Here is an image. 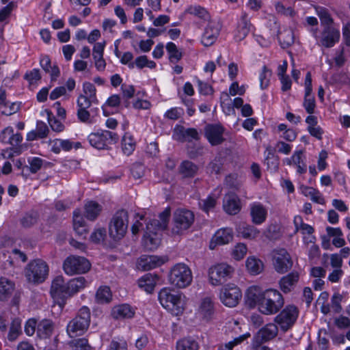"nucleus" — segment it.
<instances>
[{
    "mask_svg": "<svg viewBox=\"0 0 350 350\" xmlns=\"http://www.w3.org/2000/svg\"><path fill=\"white\" fill-rule=\"evenodd\" d=\"M53 331V325L51 321L44 319L37 326V334L39 337L46 338L49 337Z\"/></svg>",
    "mask_w": 350,
    "mask_h": 350,
    "instance_id": "c9c22d12",
    "label": "nucleus"
},
{
    "mask_svg": "<svg viewBox=\"0 0 350 350\" xmlns=\"http://www.w3.org/2000/svg\"><path fill=\"white\" fill-rule=\"evenodd\" d=\"M159 277L152 273H146L138 280V286L148 293H151L154 289Z\"/></svg>",
    "mask_w": 350,
    "mask_h": 350,
    "instance_id": "bb28decb",
    "label": "nucleus"
},
{
    "mask_svg": "<svg viewBox=\"0 0 350 350\" xmlns=\"http://www.w3.org/2000/svg\"><path fill=\"white\" fill-rule=\"evenodd\" d=\"M128 212L125 210L117 211L113 216L109 226L110 237L114 240H120L125 235L129 222Z\"/></svg>",
    "mask_w": 350,
    "mask_h": 350,
    "instance_id": "423d86ee",
    "label": "nucleus"
},
{
    "mask_svg": "<svg viewBox=\"0 0 350 350\" xmlns=\"http://www.w3.org/2000/svg\"><path fill=\"white\" fill-rule=\"evenodd\" d=\"M271 75V71L268 70L266 66H263L262 70L259 76L260 86L262 90L266 89L269 85Z\"/></svg>",
    "mask_w": 350,
    "mask_h": 350,
    "instance_id": "680f3d73",
    "label": "nucleus"
},
{
    "mask_svg": "<svg viewBox=\"0 0 350 350\" xmlns=\"http://www.w3.org/2000/svg\"><path fill=\"white\" fill-rule=\"evenodd\" d=\"M135 148V142L130 133H125L122 139V149L124 154L131 155Z\"/></svg>",
    "mask_w": 350,
    "mask_h": 350,
    "instance_id": "ea45409f",
    "label": "nucleus"
},
{
    "mask_svg": "<svg viewBox=\"0 0 350 350\" xmlns=\"http://www.w3.org/2000/svg\"><path fill=\"white\" fill-rule=\"evenodd\" d=\"M49 271V268L45 261L42 259H36L27 265L25 275L29 282L40 284L45 281Z\"/></svg>",
    "mask_w": 350,
    "mask_h": 350,
    "instance_id": "39448f33",
    "label": "nucleus"
},
{
    "mask_svg": "<svg viewBox=\"0 0 350 350\" xmlns=\"http://www.w3.org/2000/svg\"><path fill=\"white\" fill-rule=\"evenodd\" d=\"M223 207L229 215H236L241 210L240 200L238 196L233 193H229L224 197Z\"/></svg>",
    "mask_w": 350,
    "mask_h": 350,
    "instance_id": "5701e85b",
    "label": "nucleus"
},
{
    "mask_svg": "<svg viewBox=\"0 0 350 350\" xmlns=\"http://www.w3.org/2000/svg\"><path fill=\"white\" fill-rule=\"evenodd\" d=\"M194 221L193 212L186 209H178L174 213V226L172 232L181 234L190 228Z\"/></svg>",
    "mask_w": 350,
    "mask_h": 350,
    "instance_id": "9b49d317",
    "label": "nucleus"
},
{
    "mask_svg": "<svg viewBox=\"0 0 350 350\" xmlns=\"http://www.w3.org/2000/svg\"><path fill=\"white\" fill-rule=\"evenodd\" d=\"M303 107L308 113H314L316 109V101L312 93L305 94Z\"/></svg>",
    "mask_w": 350,
    "mask_h": 350,
    "instance_id": "a18cd8bd",
    "label": "nucleus"
},
{
    "mask_svg": "<svg viewBox=\"0 0 350 350\" xmlns=\"http://www.w3.org/2000/svg\"><path fill=\"white\" fill-rule=\"evenodd\" d=\"M164 230L163 224H162L158 219H150L146 224L145 233H146V234L151 233L154 235H156L157 230Z\"/></svg>",
    "mask_w": 350,
    "mask_h": 350,
    "instance_id": "603ef678",
    "label": "nucleus"
},
{
    "mask_svg": "<svg viewBox=\"0 0 350 350\" xmlns=\"http://www.w3.org/2000/svg\"><path fill=\"white\" fill-rule=\"evenodd\" d=\"M278 40L283 48L290 46L294 43V35L291 29H286L278 33Z\"/></svg>",
    "mask_w": 350,
    "mask_h": 350,
    "instance_id": "37998d69",
    "label": "nucleus"
},
{
    "mask_svg": "<svg viewBox=\"0 0 350 350\" xmlns=\"http://www.w3.org/2000/svg\"><path fill=\"white\" fill-rule=\"evenodd\" d=\"M136 66L139 69H142L144 67L154 68L156 66L154 62L148 60L147 56L141 55L137 57L134 62V67Z\"/></svg>",
    "mask_w": 350,
    "mask_h": 350,
    "instance_id": "3c124183",
    "label": "nucleus"
},
{
    "mask_svg": "<svg viewBox=\"0 0 350 350\" xmlns=\"http://www.w3.org/2000/svg\"><path fill=\"white\" fill-rule=\"evenodd\" d=\"M29 170L32 174L38 172L46 161L40 157H32L28 159Z\"/></svg>",
    "mask_w": 350,
    "mask_h": 350,
    "instance_id": "052dcab7",
    "label": "nucleus"
},
{
    "mask_svg": "<svg viewBox=\"0 0 350 350\" xmlns=\"http://www.w3.org/2000/svg\"><path fill=\"white\" fill-rule=\"evenodd\" d=\"M253 25L250 23L248 14L243 12L237 23L235 39L237 41L243 40L252 31Z\"/></svg>",
    "mask_w": 350,
    "mask_h": 350,
    "instance_id": "412c9836",
    "label": "nucleus"
},
{
    "mask_svg": "<svg viewBox=\"0 0 350 350\" xmlns=\"http://www.w3.org/2000/svg\"><path fill=\"white\" fill-rule=\"evenodd\" d=\"M88 139L92 146L102 150L107 148L109 146L117 143L119 137L116 133L103 130L90 133L88 135Z\"/></svg>",
    "mask_w": 350,
    "mask_h": 350,
    "instance_id": "6e6552de",
    "label": "nucleus"
},
{
    "mask_svg": "<svg viewBox=\"0 0 350 350\" xmlns=\"http://www.w3.org/2000/svg\"><path fill=\"white\" fill-rule=\"evenodd\" d=\"M340 37L338 29L333 25H325L320 33L317 44L325 48H331L338 42Z\"/></svg>",
    "mask_w": 350,
    "mask_h": 350,
    "instance_id": "4468645a",
    "label": "nucleus"
},
{
    "mask_svg": "<svg viewBox=\"0 0 350 350\" xmlns=\"http://www.w3.org/2000/svg\"><path fill=\"white\" fill-rule=\"evenodd\" d=\"M247 271L252 275L261 273L264 268L262 262L255 256H249L245 262Z\"/></svg>",
    "mask_w": 350,
    "mask_h": 350,
    "instance_id": "72a5a7b5",
    "label": "nucleus"
},
{
    "mask_svg": "<svg viewBox=\"0 0 350 350\" xmlns=\"http://www.w3.org/2000/svg\"><path fill=\"white\" fill-rule=\"evenodd\" d=\"M278 325L274 323H267L256 334V338L259 342H265L273 339L278 333Z\"/></svg>",
    "mask_w": 350,
    "mask_h": 350,
    "instance_id": "4be33fe9",
    "label": "nucleus"
},
{
    "mask_svg": "<svg viewBox=\"0 0 350 350\" xmlns=\"http://www.w3.org/2000/svg\"><path fill=\"white\" fill-rule=\"evenodd\" d=\"M88 282L83 276L77 277L70 280L68 282V288L70 296H72L79 291L83 290L87 286Z\"/></svg>",
    "mask_w": 350,
    "mask_h": 350,
    "instance_id": "473e14b6",
    "label": "nucleus"
},
{
    "mask_svg": "<svg viewBox=\"0 0 350 350\" xmlns=\"http://www.w3.org/2000/svg\"><path fill=\"white\" fill-rule=\"evenodd\" d=\"M14 284L5 278H0V300H5L12 294Z\"/></svg>",
    "mask_w": 350,
    "mask_h": 350,
    "instance_id": "58836bf2",
    "label": "nucleus"
},
{
    "mask_svg": "<svg viewBox=\"0 0 350 350\" xmlns=\"http://www.w3.org/2000/svg\"><path fill=\"white\" fill-rule=\"evenodd\" d=\"M68 290V282L65 283L63 276L58 275L53 280L50 292L54 299H64L70 297Z\"/></svg>",
    "mask_w": 350,
    "mask_h": 350,
    "instance_id": "dca6fc26",
    "label": "nucleus"
},
{
    "mask_svg": "<svg viewBox=\"0 0 350 350\" xmlns=\"http://www.w3.org/2000/svg\"><path fill=\"white\" fill-rule=\"evenodd\" d=\"M250 214L252 223L260 225L266 221L268 211L260 202H254L250 205Z\"/></svg>",
    "mask_w": 350,
    "mask_h": 350,
    "instance_id": "aec40b11",
    "label": "nucleus"
},
{
    "mask_svg": "<svg viewBox=\"0 0 350 350\" xmlns=\"http://www.w3.org/2000/svg\"><path fill=\"white\" fill-rule=\"evenodd\" d=\"M250 336V334L249 333L241 335L234 338L232 340L226 343L224 345H221L219 347L218 350H232L235 346L241 344Z\"/></svg>",
    "mask_w": 350,
    "mask_h": 350,
    "instance_id": "49530a36",
    "label": "nucleus"
},
{
    "mask_svg": "<svg viewBox=\"0 0 350 350\" xmlns=\"http://www.w3.org/2000/svg\"><path fill=\"white\" fill-rule=\"evenodd\" d=\"M38 220V214L36 212L26 213L21 220L22 226L25 228H29L35 224Z\"/></svg>",
    "mask_w": 350,
    "mask_h": 350,
    "instance_id": "6e6d98bb",
    "label": "nucleus"
},
{
    "mask_svg": "<svg viewBox=\"0 0 350 350\" xmlns=\"http://www.w3.org/2000/svg\"><path fill=\"white\" fill-rule=\"evenodd\" d=\"M247 252V248L245 244L237 243L232 250V256L235 260H239L244 258Z\"/></svg>",
    "mask_w": 350,
    "mask_h": 350,
    "instance_id": "864d4df0",
    "label": "nucleus"
},
{
    "mask_svg": "<svg viewBox=\"0 0 350 350\" xmlns=\"http://www.w3.org/2000/svg\"><path fill=\"white\" fill-rule=\"evenodd\" d=\"M98 100L92 99L88 96L81 94L77 100L78 109H88L92 103H97Z\"/></svg>",
    "mask_w": 350,
    "mask_h": 350,
    "instance_id": "4d7b16f0",
    "label": "nucleus"
},
{
    "mask_svg": "<svg viewBox=\"0 0 350 350\" xmlns=\"http://www.w3.org/2000/svg\"><path fill=\"white\" fill-rule=\"evenodd\" d=\"M221 25L218 21H211L206 26L202 36L201 42L204 46L213 45L217 40Z\"/></svg>",
    "mask_w": 350,
    "mask_h": 350,
    "instance_id": "2eb2a0df",
    "label": "nucleus"
},
{
    "mask_svg": "<svg viewBox=\"0 0 350 350\" xmlns=\"http://www.w3.org/2000/svg\"><path fill=\"white\" fill-rule=\"evenodd\" d=\"M234 272V268L226 263H219L208 269V278L211 284L219 285L230 279Z\"/></svg>",
    "mask_w": 350,
    "mask_h": 350,
    "instance_id": "9d476101",
    "label": "nucleus"
},
{
    "mask_svg": "<svg viewBox=\"0 0 350 350\" xmlns=\"http://www.w3.org/2000/svg\"><path fill=\"white\" fill-rule=\"evenodd\" d=\"M238 233L244 239H254L260 234V231L254 226L241 223L237 227Z\"/></svg>",
    "mask_w": 350,
    "mask_h": 350,
    "instance_id": "c756f323",
    "label": "nucleus"
},
{
    "mask_svg": "<svg viewBox=\"0 0 350 350\" xmlns=\"http://www.w3.org/2000/svg\"><path fill=\"white\" fill-rule=\"evenodd\" d=\"M0 108L2 114L10 116L16 113L18 111L20 106L16 103H10L7 102V104H4L3 106L0 107Z\"/></svg>",
    "mask_w": 350,
    "mask_h": 350,
    "instance_id": "e2e57ef3",
    "label": "nucleus"
},
{
    "mask_svg": "<svg viewBox=\"0 0 350 350\" xmlns=\"http://www.w3.org/2000/svg\"><path fill=\"white\" fill-rule=\"evenodd\" d=\"M25 79L27 80L30 84L37 83L41 79L40 70L34 68L29 72H27L25 75Z\"/></svg>",
    "mask_w": 350,
    "mask_h": 350,
    "instance_id": "338daca9",
    "label": "nucleus"
},
{
    "mask_svg": "<svg viewBox=\"0 0 350 350\" xmlns=\"http://www.w3.org/2000/svg\"><path fill=\"white\" fill-rule=\"evenodd\" d=\"M166 50L169 54L170 62H176L182 58V53L177 49L176 45L172 42L167 43Z\"/></svg>",
    "mask_w": 350,
    "mask_h": 350,
    "instance_id": "c03bdc74",
    "label": "nucleus"
},
{
    "mask_svg": "<svg viewBox=\"0 0 350 350\" xmlns=\"http://www.w3.org/2000/svg\"><path fill=\"white\" fill-rule=\"evenodd\" d=\"M242 297L239 288L234 284L223 286L220 291V300L228 307L236 306Z\"/></svg>",
    "mask_w": 350,
    "mask_h": 350,
    "instance_id": "f8f14e48",
    "label": "nucleus"
},
{
    "mask_svg": "<svg viewBox=\"0 0 350 350\" xmlns=\"http://www.w3.org/2000/svg\"><path fill=\"white\" fill-rule=\"evenodd\" d=\"M21 321L17 319H14L8 335V340L10 341L15 340L21 334Z\"/></svg>",
    "mask_w": 350,
    "mask_h": 350,
    "instance_id": "09e8293b",
    "label": "nucleus"
},
{
    "mask_svg": "<svg viewBox=\"0 0 350 350\" xmlns=\"http://www.w3.org/2000/svg\"><path fill=\"white\" fill-rule=\"evenodd\" d=\"M273 263L279 273L287 272L293 265L290 254L285 249H277L273 252Z\"/></svg>",
    "mask_w": 350,
    "mask_h": 350,
    "instance_id": "ddd939ff",
    "label": "nucleus"
},
{
    "mask_svg": "<svg viewBox=\"0 0 350 350\" xmlns=\"http://www.w3.org/2000/svg\"><path fill=\"white\" fill-rule=\"evenodd\" d=\"M213 314L214 306L211 299L210 297L202 299L198 310L199 317L207 321L212 319Z\"/></svg>",
    "mask_w": 350,
    "mask_h": 350,
    "instance_id": "393cba45",
    "label": "nucleus"
},
{
    "mask_svg": "<svg viewBox=\"0 0 350 350\" xmlns=\"http://www.w3.org/2000/svg\"><path fill=\"white\" fill-rule=\"evenodd\" d=\"M134 314L135 310L126 304L116 306L111 311V316L115 319H131Z\"/></svg>",
    "mask_w": 350,
    "mask_h": 350,
    "instance_id": "a878e982",
    "label": "nucleus"
},
{
    "mask_svg": "<svg viewBox=\"0 0 350 350\" xmlns=\"http://www.w3.org/2000/svg\"><path fill=\"white\" fill-rule=\"evenodd\" d=\"M298 315L297 308L293 305H288L275 317L274 322L282 332H286L294 325Z\"/></svg>",
    "mask_w": 350,
    "mask_h": 350,
    "instance_id": "1a4fd4ad",
    "label": "nucleus"
},
{
    "mask_svg": "<svg viewBox=\"0 0 350 350\" xmlns=\"http://www.w3.org/2000/svg\"><path fill=\"white\" fill-rule=\"evenodd\" d=\"M21 154V146L19 145L18 146H12L3 150L1 155L3 156L4 159H12L15 155H19Z\"/></svg>",
    "mask_w": 350,
    "mask_h": 350,
    "instance_id": "69168bd1",
    "label": "nucleus"
},
{
    "mask_svg": "<svg viewBox=\"0 0 350 350\" xmlns=\"http://www.w3.org/2000/svg\"><path fill=\"white\" fill-rule=\"evenodd\" d=\"M40 64L42 68L46 72L50 74L52 81L56 80L60 75V70L55 64L51 65V62L49 56H42L40 59Z\"/></svg>",
    "mask_w": 350,
    "mask_h": 350,
    "instance_id": "cd10ccee",
    "label": "nucleus"
},
{
    "mask_svg": "<svg viewBox=\"0 0 350 350\" xmlns=\"http://www.w3.org/2000/svg\"><path fill=\"white\" fill-rule=\"evenodd\" d=\"M198 171V167L189 161H184L179 167V172L183 178H193Z\"/></svg>",
    "mask_w": 350,
    "mask_h": 350,
    "instance_id": "2f4dec72",
    "label": "nucleus"
},
{
    "mask_svg": "<svg viewBox=\"0 0 350 350\" xmlns=\"http://www.w3.org/2000/svg\"><path fill=\"white\" fill-rule=\"evenodd\" d=\"M183 114V109L182 108L173 107V108L168 109L165 113L164 116H165V118H166L167 119L176 120L178 118H180Z\"/></svg>",
    "mask_w": 350,
    "mask_h": 350,
    "instance_id": "774afa93",
    "label": "nucleus"
},
{
    "mask_svg": "<svg viewBox=\"0 0 350 350\" xmlns=\"http://www.w3.org/2000/svg\"><path fill=\"white\" fill-rule=\"evenodd\" d=\"M215 204L216 199L212 196H208L205 200H202L200 202V206L206 213H208V211L213 209Z\"/></svg>",
    "mask_w": 350,
    "mask_h": 350,
    "instance_id": "0e129e2a",
    "label": "nucleus"
},
{
    "mask_svg": "<svg viewBox=\"0 0 350 350\" xmlns=\"http://www.w3.org/2000/svg\"><path fill=\"white\" fill-rule=\"evenodd\" d=\"M112 294L110 288L104 286H100L96 293V300L98 304H107L111 300Z\"/></svg>",
    "mask_w": 350,
    "mask_h": 350,
    "instance_id": "79ce46f5",
    "label": "nucleus"
},
{
    "mask_svg": "<svg viewBox=\"0 0 350 350\" xmlns=\"http://www.w3.org/2000/svg\"><path fill=\"white\" fill-rule=\"evenodd\" d=\"M90 267L91 264L88 260L75 255L68 256L63 263L64 271L68 275L85 273L90 270Z\"/></svg>",
    "mask_w": 350,
    "mask_h": 350,
    "instance_id": "0eeeda50",
    "label": "nucleus"
},
{
    "mask_svg": "<svg viewBox=\"0 0 350 350\" xmlns=\"http://www.w3.org/2000/svg\"><path fill=\"white\" fill-rule=\"evenodd\" d=\"M224 128L219 124H208L205 128V135L212 146H217L224 141Z\"/></svg>",
    "mask_w": 350,
    "mask_h": 350,
    "instance_id": "a211bd4d",
    "label": "nucleus"
},
{
    "mask_svg": "<svg viewBox=\"0 0 350 350\" xmlns=\"http://www.w3.org/2000/svg\"><path fill=\"white\" fill-rule=\"evenodd\" d=\"M264 163L267 165V169L271 171H276L278 167V157L275 154L274 150L271 146L266 148Z\"/></svg>",
    "mask_w": 350,
    "mask_h": 350,
    "instance_id": "7c9ffc66",
    "label": "nucleus"
},
{
    "mask_svg": "<svg viewBox=\"0 0 350 350\" xmlns=\"http://www.w3.org/2000/svg\"><path fill=\"white\" fill-rule=\"evenodd\" d=\"M178 135H180L179 139L182 141L191 142L193 139L198 140L199 139L198 132L193 128L181 127L178 131Z\"/></svg>",
    "mask_w": 350,
    "mask_h": 350,
    "instance_id": "a19ab883",
    "label": "nucleus"
},
{
    "mask_svg": "<svg viewBox=\"0 0 350 350\" xmlns=\"http://www.w3.org/2000/svg\"><path fill=\"white\" fill-rule=\"evenodd\" d=\"M245 302L250 308L258 306L265 315L277 314L282 308L284 299L281 293L273 288L262 290L258 286H252L245 292Z\"/></svg>",
    "mask_w": 350,
    "mask_h": 350,
    "instance_id": "f257e3e1",
    "label": "nucleus"
},
{
    "mask_svg": "<svg viewBox=\"0 0 350 350\" xmlns=\"http://www.w3.org/2000/svg\"><path fill=\"white\" fill-rule=\"evenodd\" d=\"M90 323V311L86 307H82L77 316L67 325V333L70 338L81 336L88 329Z\"/></svg>",
    "mask_w": 350,
    "mask_h": 350,
    "instance_id": "20e7f679",
    "label": "nucleus"
},
{
    "mask_svg": "<svg viewBox=\"0 0 350 350\" xmlns=\"http://www.w3.org/2000/svg\"><path fill=\"white\" fill-rule=\"evenodd\" d=\"M48 122L51 129L55 132H61L64 129V125L58 120L55 118L53 114L47 111Z\"/></svg>",
    "mask_w": 350,
    "mask_h": 350,
    "instance_id": "5fc2aeb1",
    "label": "nucleus"
},
{
    "mask_svg": "<svg viewBox=\"0 0 350 350\" xmlns=\"http://www.w3.org/2000/svg\"><path fill=\"white\" fill-rule=\"evenodd\" d=\"M169 282L178 288L189 286L193 280L190 268L184 263H177L173 266L168 276Z\"/></svg>",
    "mask_w": 350,
    "mask_h": 350,
    "instance_id": "7ed1b4c3",
    "label": "nucleus"
},
{
    "mask_svg": "<svg viewBox=\"0 0 350 350\" xmlns=\"http://www.w3.org/2000/svg\"><path fill=\"white\" fill-rule=\"evenodd\" d=\"M187 12L204 21H208L210 18L208 12L204 8L199 5L190 6L187 10Z\"/></svg>",
    "mask_w": 350,
    "mask_h": 350,
    "instance_id": "de8ad7c7",
    "label": "nucleus"
},
{
    "mask_svg": "<svg viewBox=\"0 0 350 350\" xmlns=\"http://www.w3.org/2000/svg\"><path fill=\"white\" fill-rule=\"evenodd\" d=\"M85 216L88 219L94 220L102 211V206L94 201H90L85 205Z\"/></svg>",
    "mask_w": 350,
    "mask_h": 350,
    "instance_id": "f704fd0d",
    "label": "nucleus"
},
{
    "mask_svg": "<svg viewBox=\"0 0 350 350\" xmlns=\"http://www.w3.org/2000/svg\"><path fill=\"white\" fill-rule=\"evenodd\" d=\"M74 230L79 236H83L87 233V228L83 217L79 211H75L73 213Z\"/></svg>",
    "mask_w": 350,
    "mask_h": 350,
    "instance_id": "4c0bfd02",
    "label": "nucleus"
},
{
    "mask_svg": "<svg viewBox=\"0 0 350 350\" xmlns=\"http://www.w3.org/2000/svg\"><path fill=\"white\" fill-rule=\"evenodd\" d=\"M198 342L191 337L184 338L177 341L176 350H198Z\"/></svg>",
    "mask_w": 350,
    "mask_h": 350,
    "instance_id": "e433bc0d",
    "label": "nucleus"
},
{
    "mask_svg": "<svg viewBox=\"0 0 350 350\" xmlns=\"http://www.w3.org/2000/svg\"><path fill=\"white\" fill-rule=\"evenodd\" d=\"M158 299L161 305L172 315L179 316L183 313L186 302L185 297L181 293L165 287L159 292Z\"/></svg>",
    "mask_w": 350,
    "mask_h": 350,
    "instance_id": "f03ea898",
    "label": "nucleus"
},
{
    "mask_svg": "<svg viewBox=\"0 0 350 350\" xmlns=\"http://www.w3.org/2000/svg\"><path fill=\"white\" fill-rule=\"evenodd\" d=\"M317 12L322 25H325V26L332 25L331 23H332V19L326 8L319 7L317 8Z\"/></svg>",
    "mask_w": 350,
    "mask_h": 350,
    "instance_id": "13d9d810",
    "label": "nucleus"
},
{
    "mask_svg": "<svg viewBox=\"0 0 350 350\" xmlns=\"http://www.w3.org/2000/svg\"><path fill=\"white\" fill-rule=\"evenodd\" d=\"M70 345L72 350H90L91 347L89 345L88 340L85 338H79L73 340L70 342Z\"/></svg>",
    "mask_w": 350,
    "mask_h": 350,
    "instance_id": "bf43d9fd",
    "label": "nucleus"
},
{
    "mask_svg": "<svg viewBox=\"0 0 350 350\" xmlns=\"http://www.w3.org/2000/svg\"><path fill=\"white\" fill-rule=\"evenodd\" d=\"M233 234L232 231L230 228H221L217 230L210 244V248L211 250H213L215 247V245H213V243H215V245H224L228 243L230 241L232 240Z\"/></svg>",
    "mask_w": 350,
    "mask_h": 350,
    "instance_id": "b1692460",
    "label": "nucleus"
},
{
    "mask_svg": "<svg viewBox=\"0 0 350 350\" xmlns=\"http://www.w3.org/2000/svg\"><path fill=\"white\" fill-rule=\"evenodd\" d=\"M156 235H154L151 233L144 234L143 238V243L144 247L147 250H152L157 247L159 245V240L155 237Z\"/></svg>",
    "mask_w": 350,
    "mask_h": 350,
    "instance_id": "8fccbe9b",
    "label": "nucleus"
},
{
    "mask_svg": "<svg viewBox=\"0 0 350 350\" xmlns=\"http://www.w3.org/2000/svg\"><path fill=\"white\" fill-rule=\"evenodd\" d=\"M23 135L21 133H14L12 126H7L0 133V142L12 146H18L23 142Z\"/></svg>",
    "mask_w": 350,
    "mask_h": 350,
    "instance_id": "6ab92c4d",
    "label": "nucleus"
},
{
    "mask_svg": "<svg viewBox=\"0 0 350 350\" xmlns=\"http://www.w3.org/2000/svg\"><path fill=\"white\" fill-rule=\"evenodd\" d=\"M299 280V274L297 272H291L286 276H284L280 280V286L281 290L287 293L291 291L293 286Z\"/></svg>",
    "mask_w": 350,
    "mask_h": 350,
    "instance_id": "c85d7f7f",
    "label": "nucleus"
},
{
    "mask_svg": "<svg viewBox=\"0 0 350 350\" xmlns=\"http://www.w3.org/2000/svg\"><path fill=\"white\" fill-rule=\"evenodd\" d=\"M167 260L165 256H142L137 262L138 268L144 271L150 270L163 265Z\"/></svg>",
    "mask_w": 350,
    "mask_h": 350,
    "instance_id": "f3484780",
    "label": "nucleus"
}]
</instances>
